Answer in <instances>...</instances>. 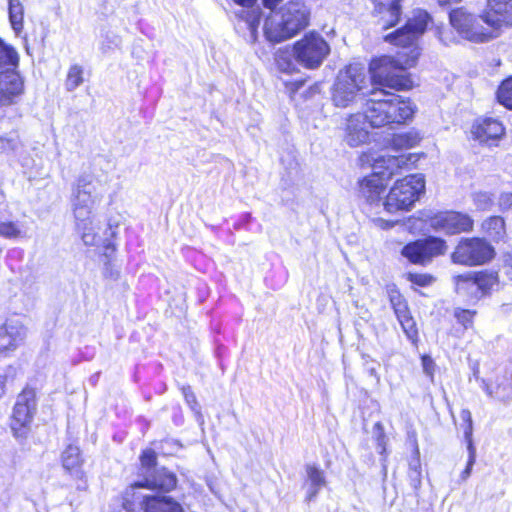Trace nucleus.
I'll list each match as a JSON object with an SVG mask.
<instances>
[{
	"mask_svg": "<svg viewBox=\"0 0 512 512\" xmlns=\"http://www.w3.org/2000/svg\"><path fill=\"white\" fill-rule=\"evenodd\" d=\"M83 81L84 79L82 66L78 64L72 65L68 70L65 81L66 90L69 92L74 91L83 83Z\"/></svg>",
	"mask_w": 512,
	"mask_h": 512,
	"instance_id": "nucleus-28",
	"label": "nucleus"
},
{
	"mask_svg": "<svg viewBox=\"0 0 512 512\" xmlns=\"http://www.w3.org/2000/svg\"><path fill=\"white\" fill-rule=\"evenodd\" d=\"M390 302H391L392 307L394 308L395 306H397V304L404 303L405 301L400 294H397V295L390 296Z\"/></svg>",
	"mask_w": 512,
	"mask_h": 512,
	"instance_id": "nucleus-50",
	"label": "nucleus"
},
{
	"mask_svg": "<svg viewBox=\"0 0 512 512\" xmlns=\"http://www.w3.org/2000/svg\"><path fill=\"white\" fill-rule=\"evenodd\" d=\"M35 410L36 401L34 390H23L17 397L10 423L13 436L16 439L22 441L28 437Z\"/></svg>",
	"mask_w": 512,
	"mask_h": 512,
	"instance_id": "nucleus-9",
	"label": "nucleus"
},
{
	"mask_svg": "<svg viewBox=\"0 0 512 512\" xmlns=\"http://www.w3.org/2000/svg\"><path fill=\"white\" fill-rule=\"evenodd\" d=\"M20 162H21V165L23 167H26V168L29 167V161L27 159H25V158L24 159H20Z\"/></svg>",
	"mask_w": 512,
	"mask_h": 512,
	"instance_id": "nucleus-57",
	"label": "nucleus"
},
{
	"mask_svg": "<svg viewBox=\"0 0 512 512\" xmlns=\"http://www.w3.org/2000/svg\"><path fill=\"white\" fill-rule=\"evenodd\" d=\"M282 0H263L266 8L273 10Z\"/></svg>",
	"mask_w": 512,
	"mask_h": 512,
	"instance_id": "nucleus-52",
	"label": "nucleus"
},
{
	"mask_svg": "<svg viewBox=\"0 0 512 512\" xmlns=\"http://www.w3.org/2000/svg\"><path fill=\"white\" fill-rule=\"evenodd\" d=\"M410 54L408 56L405 53H398L396 58L382 56L371 62V80L377 87L369 94L364 114H351L345 119L342 129L343 140L347 145L358 147L368 141L369 133L365 127V120L371 127L380 128L405 124L413 118L416 106L409 99L384 90H405L413 86V81L406 70L415 65L419 52L413 48Z\"/></svg>",
	"mask_w": 512,
	"mask_h": 512,
	"instance_id": "nucleus-1",
	"label": "nucleus"
},
{
	"mask_svg": "<svg viewBox=\"0 0 512 512\" xmlns=\"http://www.w3.org/2000/svg\"><path fill=\"white\" fill-rule=\"evenodd\" d=\"M256 0H234L235 3L242 5L244 7H250L254 4Z\"/></svg>",
	"mask_w": 512,
	"mask_h": 512,
	"instance_id": "nucleus-53",
	"label": "nucleus"
},
{
	"mask_svg": "<svg viewBox=\"0 0 512 512\" xmlns=\"http://www.w3.org/2000/svg\"><path fill=\"white\" fill-rule=\"evenodd\" d=\"M365 74L357 66H348L341 70L332 88V101L335 106L346 108L354 102L357 94L363 92Z\"/></svg>",
	"mask_w": 512,
	"mask_h": 512,
	"instance_id": "nucleus-6",
	"label": "nucleus"
},
{
	"mask_svg": "<svg viewBox=\"0 0 512 512\" xmlns=\"http://www.w3.org/2000/svg\"><path fill=\"white\" fill-rule=\"evenodd\" d=\"M475 311L465 310L461 308H456L454 310V316L457 321L462 324L465 328H468L472 325L473 317L475 315Z\"/></svg>",
	"mask_w": 512,
	"mask_h": 512,
	"instance_id": "nucleus-35",
	"label": "nucleus"
},
{
	"mask_svg": "<svg viewBox=\"0 0 512 512\" xmlns=\"http://www.w3.org/2000/svg\"><path fill=\"white\" fill-rule=\"evenodd\" d=\"M63 467L72 470L81 463L80 450L77 446L69 445L62 454Z\"/></svg>",
	"mask_w": 512,
	"mask_h": 512,
	"instance_id": "nucleus-29",
	"label": "nucleus"
},
{
	"mask_svg": "<svg viewBox=\"0 0 512 512\" xmlns=\"http://www.w3.org/2000/svg\"><path fill=\"white\" fill-rule=\"evenodd\" d=\"M449 20L458 34L471 42L483 43L498 36V33H494L488 25L482 24V16L477 17L462 7L452 10L449 13Z\"/></svg>",
	"mask_w": 512,
	"mask_h": 512,
	"instance_id": "nucleus-5",
	"label": "nucleus"
},
{
	"mask_svg": "<svg viewBox=\"0 0 512 512\" xmlns=\"http://www.w3.org/2000/svg\"><path fill=\"white\" fill-rule=\"evenodd\" d=\"M409 279L417 285L426 286L431 282L432 277L426 274H409Z\"/></svg>",
	"mask_w": 512,
	"mask_h": 512,
	"instance_id": "nucleus-40",
	"label": "nucleus"
},
{
	"mask_svg": "<svg viewBox=\"0 0 512 512\" xmlns=\"http://www.w3.org/2000/svg\"><path fill=\"white\" fill-rule=\"evenodd\" d=\"M156 459H157L156 453L151 449L145 450L142 453L140 460H141L142 468L146 470L144 472V476L148 475L149 473H152L154 469H157L155 467Z\"/></svg>",
	"mask_w": 512,
	"mask_h": 512,
	"instance_id": "nucleus-32",
	"label": "nucleus"
},
{
	"mask_svg": "<svg viewBox=\"0 0 512 512\" xmlns=\"http://www.w3.org/2000/svg\"><path fill=\"white\" fill-rule=\"evenodd\" d=\"M483 232L494 241L503 239L506 235L505 221L500 216H492L482 223Z\"/></svg>",
	"mask_w": 512,
	"mask_h": 512,
	"instance_id": "nucleus-23",
	"label": "nucleus"
},
{
	"mask_svg": "<svg viewBox=\"0 0 512 512\" xmlns=\"http://www.w3.org/2000/svg\"><path fill=\"white\" fill-rule=\"evenodd\" d=\"M307 481L308 484L323 488L326 485L324 472L314 465H307Z\"/></svg>",
	"mask_w": 512,
	"mask_h": 512,
	"instance_id": "nucleus-31",
	"label": "nucleus"
},
{
	"mask_svg": "<svg viewBox=\"0 0 512 512\" xmlns=\"http://www.w3.org/2000/svg\"><path fill=\"white\" fill-rule=\"evenodd\" d=\"M310 9L300 0L289 1L278 11H272L264 23V34L270 42L290 39L309 24Z\"/></svg>",
	"mask_w": 512,
	"mask_h": 512,
	"instance_id": "nucleus-3",
	"label": "nucleus"
},
{
	"mask_svg": "<svg viewBox=\"0 0 512 512\" xmlns=\"http://www.w3.org/2000/svg\"><path fill=\"white\" fill-rule=\"evenodd\" d=\"M141 507L144 512H184L183 506L168 495H146Z\"/></svg>",
	"mask_w": 512,
	"mask_h": 512,
	"instance_id": "nucleus-20",
	"label": "nucleus"
},
{
	"mask_svg": "<svg viewBox=\"0 0 512 512\" xmlns=\"http://www.w3.org/2000/svg\"><path fill=\"white\" fill-rule=\"evenodd\" d=\"M25 337V328L18 321L8 319L0 325V357L15 350Z\"/></svg>",
	"mask_w": 512,
	"mask_h": 512,
	"instance_id": "nucleus-15",
	"label": "nucleus"
},
{
	"mask_svg": "<svg viewBox=\"0 0 512 512\" xmlns=\"http://www.w3.org/2000/svg\"><path fill=\"white\" fill-rule=\"evenodd\" d=\"M418 470L421 471V464L419 459V451L416 449L415 457L409 463V471Z\"/></svg>",
	"mask_w": 512,
	"mask_h": 512,
	"instance_id": "nucleus-46",
	"label": "nucleus"
},
{
	"mask_svg": "<svg viewBox=\"0 0 512 512\" xmlns=\"http://www.w3.org/2000/svg\"><path fill=\"white\" fill-rule=\"evenodd\" d=\"M503 262L505 266L512 268V249L504 253Z\"/></svg>",
	"mask_w": 512,
	"mask_h": 512,
	"instance_id": "nucleus-49",
	"label": "nucleus"
},
{
	"mask_svg": "<svg viewBox=\"0 0 512 512\" xmlns=\"http://www.w3.org/2000/svg\"><path fill=\"white\" fill-rule=\"evenodd\" d=\"M430 16L426 11L418 10L413 18L409 19L404 27L398 29L395 34L386 36V40L403 47L411 45L427 28Z\"/></svg>",
	"mask_w": 512,
	"mask_h": 512,
	"instance_id": "nucleus-12",
	"label": "nucleus"
},
{
	"mask_svg": "<svg viewBox=\"0 0 512 512\" xmlns=\"http://www.w3.org/2000/svg\"><path fill=\"white\" fill-rule=\"evenodd\" d=\"M320 489H321L320 487H316V486L309 484L308 491H307V500L308 501L313 500L317 496Z\"/></svg>",
	"mask_w": 512,
	"mask_h": 512,
	"instance_id": "nucleus-47",
	"label": "nucleus"
},
{
	"mask_svg": "<svg viewBox=\"0 0 512 512\" xmlns=\"http://www.w3.org/2000/svg\"><path fill=\"white\" fill-rule=\"evenodd\" d=\"M460 418L465 423L464 425V438L468 443H473L472 433H473V421L471 412L468 409H463L460 413Z\"/></svg>",
	"mask_w": 512,
	"mask_h": 512,
	"instance_id": "nucleus-34",
	"label": "nucleus"
},
{
	"mask_svg": "<svg viewBox=\"0 0 512 512\" xmlns=\"http://www.w3.org/2000/svg\"><path fill=\"white\" fill-rule=\"evenodd\" d=\"M393 309H394L395 314H396L398 319L401 318V317L403 318V317H406L407 315H409L406 302L401 303V304H397V306H395Z\"/></svg>",
	"mask_w": 512,
	"mask_h": 512,
	"instance_id": "nucleus-45",
	"label": "nucleus"
},
{
	"mask_svg": "<svg viewBox=\"0 0 512 512\" xmlns=\"http://www.w3.org/2000/svg\"><path fill=\"white\" fill-rule=\"evenodd\" d=\"M447 248L445 240L429 236L405 245L401 253L410 262L425 265L434 257L445 254Z\"/></svg>",
	"mask_w": 512,
	"mask_h": 512,
	"instance_id": "nucleus-10",
	"label": "nucleus"
},
{
	"mask_svg": "<svg viewBox=\"0 0 512 512\" xmlns=\"http://www.w3.org/2000/svg\"><path fill=\"white\" fill-rule=\"evenodd\" d=\"M20 235V229L14 222H0V236L15 238Z\"/></svg>",
	"mask_w": 512,
	"mask_h": 512,
	"instance_id": "nucleus-37",
	"label": "nucleus"
},
{
	"mask_svg": "<svg viewBox=\"0 0 512 512\" xmlns=\"http://www.w3.org/2000/svg\"><path fill=\"white\" fill-rule=\"evenodd\" d=\"M16 67H8L0 72V107L15 105L24 93L23 78Z\"/></svg>",
	"mask_w": 512,
	"mask_h": 512,
	"instance_id": "nucleus-13",
	"label": "nucleus"
},
{
	"mask_svg": "<svg viewBox=\"0 0 512 512\" xmlns=\"http://www.w3.org/2000/svg\"><path fill=\"white\" fill-rule=\"evenodd\" d=\"M376 221L383 228L391 226V224H389V222L384 221L383 219H377Z\"/></svg>",
	"mask_w": 512,
	"mask_h": 512,
	"instance_id": "nucleus-56",
	"label": "nucleus"
},
{
	"mask_svg": "<svg viewBox=\"0 0 512 512\" xmlns=\"http://www.w3.org/2000/svg\"><path fill=\"white\" fill-rule=\"evenodd\" d=\"M494 254V248L485 239L462 238L451 254V259L456 264L477 266L489 262Z\"/></svg>",
	"mask_w": 512,
	"mask_h": 512,
	"instance_id": "nucleus-7",
	"label": "nucleus"
},
{
	"mask_svg": "<svg viewBox=\"0 0 512 512\" xmlns=\"http://www.w3.org/2000/svg\"><path fill=\"white\" fill-rule=\"evenodd\" d=\"M296 61L308 69L318 68L330 53L326 40L318 33H307L293 46Z\"/></svg>",
	"mask_w": 512,
	"mask_h": 512,
	"instance_id": "nucleus-8",
	"label": "nucleus"
},
{
	"mask_svg": "<svg viewBox=\"0 0 512 512\" xmlns=\"http://www.w3.org/2000/svg\"><path fill=\"white\" fill-rule=\"evenodd\" d=\"M386 185L385 177L381 176L379 173L373 172L359 181V196L371 204L379 202Z\"/></svg>",
	"mask_w": 512,
	"mask_h": 512,
	"instance_id": "nucleus-18",
	"label": "nucleus"
},
{
	"mask_svg": "<svg viewBox=\"0 0 512 512\" xmlns=\"http://www.w3.org/2000/svg\"><path fill=\"white\" fill-rule=\"evenodd\" d=\"M467 450H468L469 455H468V461H467L466 468L461 473L462 480H466L471 475L473 465L475 464V461H476V448L474 447V444L468 443Z\"/></svg>",
	"mask_w": 512,
	"mask_h": 512,
	"instance_id": "nucleus-36",
	"label": "nucleus"
},
{
	"mask_svg": "<svg viewBox=\"0 0 512 512\" xmlns=\"http://www.w3.org/2000/svg\"><path fill=\"white\" fill-rule=\"evenodd\" d=\"M473 201L479 210H489L494 203L492 195L488 192L474 193Z\"/></svg>",
	"mask_w": 512,
	"mask_h": 512,
	"instance_id": "nucleus-33",
	"label": "nucleus"
},
{
	"mask_svg": "<svg viewBox=\"0 0 512 512\" xmlns=\"http://www.w3.org/2000/svg\"><path fill=\"white\" fill-rule=\"evenodd\" d=\"M18 53L0 39V69L5 67H17Z\"/></svg>",
	"mask_w": 512,
	"mask_h": 512,
	"instance_id": "nucleus-26",
	"label": "nucleus"
},
{
	"mask_svg": "<svg viewBox=\"0 0 512 512\" xmlns=\"http://www.w3.org/2000/svg\"><path fill=\"white\" fill-rule=\"evenodd\" d=\"M420 140V134L417 131L411 130L406 133L394 135L392 145L396 149H409L416 146Z\"/></svg>",
	"mask_w": 512,
	"mask_h": 512,
	"instance_id": "nucleus-25",
	"label": "nucleus"
},
{
	"mask_svg": "<svg viewBox=\"0 0 512 512\" xmlns=\"http://www.w3.org/2000/svg\"><path fill=\"white\" fill-rule=\"evenodd\" d=\"M497 98L502 105L512 109V77L502 82L497 91Z\"/></svg>",
	"mask_w": 512,
	"mask_h": 512,
	"instance_id": "nucleus-30",
	"label": "nucleus"
},
{
	"mask_svg": "<svg viewBox=\"0 0 512 512\" xmlns=\"http://www.w3.org/2000/svg\"><path fill=\"white\" fill-rule=\"evenodd\" d=\"M464 284L466 285L467 289L471 291L484 288L483 279L480 277L475 279H466L464 280Z\"/></svg>",
	"mask_w": 512,
	"mask_h": 512,
	"instance_id": "nucleus-41",
	"label": "nucleus"
},
{
	"mask_svg": "<svg viewBox=\"0 0 512 512\" xmlns=\"http://www.w3.org/2000/svg\"><path fill=\"white\" fill-rule=\"evenodd\" d=\"M440 6H448L454 3H458L461 0H437Z\"/></svg>",
	"mask_w": 512,
	"mask_h": 512,
	"instance_id": "nucleus-54",
	"label": "nucleus"
},
{
	"mask_svg": "<svg viewBox=\"0 0 512 512\" xmlns=\"http://www.w3.org/2000/svg\"><path fill=\"white\" fill-rule=\"evenodd\" d=\"M412 158V154H401L398 156L383 155L375 160L373 167L376 170L375 173H379L381 176L385 177V181L387 182L394 175L398 174L401 169L407 168Z\"/></svg>",
	"mask_w": 512,
	"mask_h": 512,
	"instance_id": "nucleus-16",
	"label": "nucleus"
},
{
	"mask_svg": "<svg viewBox=\"0 0 512 512\" xmlns=\"http://www.w3.org/2000/svg\"><path fill=\"white\" fill-rule=\"evenodd\" d=\"M177 478L175 474L169 472L166 468L154 469L152 473L145 475L142 481L135 482L133 487L159 489L171 491L176 487Z\"/></svg>",
	"mask_w": 512,
	"mask_h": 512,
	"instance_id": "nucleus-17",
	"label": "nucleus"
},
{
	"mask_svg": "<svg viewBox=\"0 0 512 512\" xmlns=\"http://www.w3.org/2000/svg\"><path fill=\"white\" fill-rule=\"evenodd\" d=\"M499 205L503 209H509L512 207V193L504 192L499 197Z\"/></svg>",
	"mask_w": 512,
	"mask_h": 512,
	"instance_id": "nucleus-42",
	"label": "nucleus"
},
{
	"mask_svg": "<svg viewBox=\"0 0 512 512\" xmlns=\"http://www.w3.org/2000/svg\"><path fill=\"white\" fill-rule=\"evenodd\" d=\"M182 392H183V395L185 397V400L186 402L189 404V405H193V404H196V397L193 393V391L191 390V388L188 386V387H183L182 388Z\"/></svg>",
	"mask_w": 512,
	"mask_h": 512,
	"instance_id": "nucleus-44",
	"label": "nucleus"
},
{
	"mask_svg": "<svg viewBox=\"0 0 512 512\" xmlns=\"http://www.w3.org/2000/svg\"><path fill=\"white\" fill-rule=\"evenodd\" d=\"M504 127L500 121L494 118L477 120L472 127V134L480 142L498 140L504 135Z\"/></svg>",
	"mask_w": 512,
	"mask_h": 512,
	"instance_id": "nucleus-19",
	"label": "nucleus"
},
{
	"mask_svg": "<svg viewBox=\"0 0 512 512\" xmlns=\"http://www.w3.org/2000/svg\"><path fill=\"white\" fill-rule=\"evenodd\" d=\"M482 20L494 33L502 27L512 26V0H486Z\"/></svg>",
	"mask_w": 512,
	"mask_h": 512,
	"instance_id": "nucleus-14",
	"label": "nucleus"
},
{
	"mask_svg": "<svg viewBox=\"0 0 512 512\" xmlns=\"http://www.w3.org/2000/svg\"><path fill=\"white\" fill-rule=\"evenodd\" d=\"M432 363L431 359L427 358V357H424L423 358V366H424V370L426 373L430 374L431 372L429 371V365Z\"/></svg>",
	"mask_w": 512,
	"mask_h": 512,
	"instance_id": "nucleus-55",
	"label": "nucleus"
},
{
	"mask_svg": "<svg viewBox=\"0 0 512 512\" xmlns=\"http://www.w3.org/2000/svg\"><path fill=\"white\" fill-rule=\"evenodd\" d=\"M0 149L3 153L18 155L22 149L20 137L16 131H10L0 136Z\"/></svg>",
	"mask_w": 512,
	"mask_h": 512,
	"instance_id": "nucleus-24",
	"label": "nucleus"
},
{
	"mask_svg": "<svg viewBox=\"0 0 512 512\" xmlns=\"http://www.w3.org/2000/svg\"><path fill=\"white\" fill-rule=\"evenodd\" d=\"M8 16L14 32L19 35L24 26V5L21 0H7Z\"/></svg>",
	"mask_w": 512,
	"mask_h": 512,
	"instance_id": "nucleus-22",
	"label": "nucleus"
},
{
	"mask_svg": "<svg viewBox=\"0 0 512 512\" xmlns=\"http://www.w3.org/2000/svg\"><path fill=\"white\" fill-rule=\"evenodd\" d=\"M398 320L409 338H413L414 336H416L417 331L415 329V323L409 315L403 318L401 317Z\"/></svg>",
	"mask_w": 512,
	"mask_h": 512,
	"instance_id": "nucleus-38",
	"label": "nucleus"
},
{
	"mask_svg": "<svg viewBox=\"0 0 512 512\" xmlns=\"http://www.w3.org/2000/svg\"><path fill=\"white\" fill-rule=\"evenodd\" d=\"M408 477H409L411 487L414 490L420 489L421 483H422L421 471H418V470L409 471Z\"/></svg>",
	"mask_w": 512,
	"mask_h": 512,
	"instance_id": "nucleus-39",
	"label": "nucleus"
},
{
	"mask_svg": "<svg viewBox=\"0 0 512 512\" xmlns=\"http://www.w3.org/2000/svg\"><path fill=\"white\" fill-rule=\"evenodd\" d=\"M401 0H373L375 13L380 17L384 28L394 26L401 15Z\"/></svg>",
	"mask_w": 512,
	"mask_h": 512,
	"instance_id": "nucleus-21",
	"label": "nucleus"
},
{
	"mask_svg": "<svg viewBox=\"0 0 512 512\" xmlns=\"http://www.w3.org/2000/svg\"><path fill=\"white\" fill-rule=\"evenodd\" d=\"M2 199H3V196H2V194L0 193V202L2 201Z\"/></svg>",
	"mask_w": 512,
	"mask_h": 512,
	"instance_id": "nucleus-58",
	"label": "nucleus"
},
{
	"mask_svg": "<svg viewBox=\"0 0 512 512\" xmlns=\"http://www.w3.org/2000/svg\"><path fill=\"white\" fill-rule=\"evenodd\" d=\"M358 315L361 319H363L365 322H368L371 318V314L367 309H364L363 307L358 312Z\"/></svg>",
	"mask_w": 512,
	"mask_h": 512,
	"instance_id": "nucleus-51",
	"label": "nucleus"
},
{
	"mask_svg": "<svg viewBox=\"0 0 512 512\" xmlns=\"http://www.w3.org/2000/svg\"><path fill=\"white\" fill-rule=\"evenodd\" d=\"M425 191V179L422 174H412L395 182L383 203L389 213L407 211Z\"/></svg>",
	"mask_w": 512,
	"mask_h": 512,
	"instance_id": "nucleus-4",
	"label": "nucleus"
},
{
	"mask_svg": "<svg viewBox=\"0 0 512 512\" xmlns=\"http://www.w3.org/2000/svg\"><path fill=\"white\" fill-rule=\"evenodd\" d=\"M103 194L97 191L95 177L92 174L80 175L72 187L71 208L77 232L85 245H98L94 226L95 206L101 202Z\"/></svg>",
	"mask_w": 512,
	"mask_h": 512,
	"instance_id": "nucleus-2",
	"label": "nucleus"
},
{
	"mask_svg": "<svg viewBox=\"0 0 512 512\" xmlns=\"http://www.w3.org/2000/svg\"><path fill=\"white\" fill-rule=\"evenodd\" d=\"M485 390L490 397L505 404L509 403L512 400V386L509 384H501L495 387L486 385Z\"/></svg>",
	"mask_w": 512,
	"mask_h": 512,
	"instance_id": "nucleus-27",
	"label": "nucleus"
},
{
	"mask_svg": "<svg viewBox=\"0 0 512 512\" xmlns=\"http://www.w3.org/2000/svg\"><path fill=\"white\" fill-rule=\"evenodd\" d=\"M430 226L448 235L470 232L474 221L466 213L458 211H444L435 214L429 220Z\"/></svg>",
	"mask_w": 512,
	"mask_h": 512,
	"instance_id": "nucleus-11",
	"label": "nucleus"
},
{
	"mask_svg": "<svg viewBox=\"0 0 512 512\" xmlns=\"http://www.w3.org/2000/svg\"><path fill=\"white\" fill-rule=\"evenodd\" d=\"M375 427L380 430L379 435L377 437V449L380 454H383L385 452V435L382 431V426L380 423H376Z\"/></svg>",
	"mask_w": 512,
	"mask_h": 512,
	"instance_id": "nucleus-43",
	"label": "nucleus"
},
{
	"mask_svg": "<svg viewBox=\"0 0 512 512\" xmlns=\"http://www.w3.org/2000/svg\"><path fill=\"white\" fill-rule=\"evenodd\" d=\"M104 275L106 277H110V278H113V279H117L119 277V272L118 271H113L111 268H110V264L107 263L106 264V267H105V271H104Z\"/></svg>",
	"mask_w": 512,
	"mask_h": 512,
	"instance_id": "nucleus-48",
	"label": "nucleus"
}]
</instances>
